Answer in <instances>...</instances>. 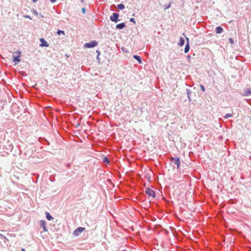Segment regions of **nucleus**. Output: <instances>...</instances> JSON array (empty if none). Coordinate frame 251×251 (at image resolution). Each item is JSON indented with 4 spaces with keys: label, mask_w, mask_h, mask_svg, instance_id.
I'll list each match as a JSON object with an SVG mask.
<instances>
[{
    "label": "nucleus",
    "mask_w": 251,
    "mask_h": 251,
    "mask_svg": "<svg viewBox=\"0 0 251 251\" xmlns=\"http://www.w3.org/2000/svg\"><path fill=\"white\" fill-rule=\"evenodd\" d=\"M233 116L232 114H226L224 116V118L226 119L230 117H232Z\"/></svg>",
    "instance_id": "nucleus-17"
},
{
    "label": "nucleus",
    "mask_w": 251,
    "mask_h": 251,
    "mask_svg": "<svg viewBox=\"0 0 251 251\" xmlns=\"http://www.w3.org/2000/svg\"><path fill=\"white\" fill-rule=\"evenodd\" d=\"M97 53H99L98 55L100 53V52L98 51V50L97 51Z\"/></svg>",
    "instance_id": "nucleus-30"
},
{
    "label": "nucleus",
    "mask_w": 251,
    "mask_h": 251,
    "mask_svg": "<svg viewBox=\"0 0 251 251\" xmlns=\"http://www.w3.org/2000/svg\"><path fill=\"white\" fill-rule=\"evenodd\" d=\"M130 22L135 24V19L134 18H131L130 19Z\"/></svg>",
    "instance_id": "nucleus-22"
},
{
    "label": "nucleus",
    "mask_w": 251,
    "mask_h": 251,
    "mask_svg": "<svg viewBox=\"0 0 251 251\" xmlns=\"http://www.w3.org/2000/svg\"><path fill=\"white\" fill-rule=\"evenodd\" d=\"M22 251H25V250L24 249H22Z\"/></svg>",
    "instance_id": "nucleus-32"
},
{
    "label": "nucleus",
    "mask_w": 251,
    "mask_h": 251,
    "mask_svg": "<svg viewBox=\"0 0 251 251\" xmlns=\"http://www.w3.org/2000/svg\"><path fill=\"white\" fill-rule=\"evenodd\" d=\"M85 230V228L82 227L77 228L73 232L74 235L78 236L82 231Z\"/></svg>",
    "instance_id": "nucleus-3"
},
{
    "label": "nucleus",
    "mask_w": 251,
    "mask_h": 251,
    "mask_svg": "<svg viewBox=\"0 0 251 251\" xmlns=\"http://www.w3.org/2000/svg\"><path fill=\"white\" fill-rule=\"evenodd\" d=\"M103 162L109 163V161H108V158L107 157H104L103 158Z\"/></svg>",
    "instance_id": "nucleus-21"
},
{
    "label": "nucleus",
    "mask_w": 251,
    "mask_h": 251,
    "mask_svg": "<svg viewBox=\"0 0 251 251\" xmlns=\"http://www.w3.org/2000/svg\"><path fill=\"white\" fill-rule=\"evenodd\" d=\"M40 225L41 227H42L44 231H47V229L46 227V222L44 220H41L40 221Z\"/></svg>",
    "instance_id": "nucleus-7"
},
{
    "label": "nucleus",
    "mask_w": 251,
    "mask_h": 251,
    "mask_svg": "<svg viewBox=\"0 0 251 251\" xmlns=\"http://www.w3.org/2000/svg\"><path fill=\"white\" fill-rule=\"evenodd\" d=\"M50 1L52 3H54V2H55L56 1V0H50Z\"/></svg>",
    "instance_id": "nucleus-27"
},
{
    "label": "nucleus",
    "mask_w": 251,
    "mask_h": 251,
    "mask_svg": "<svg viewBox=\"0 0 251 251\" xmlns=\"http://www.w3.org/2000/svg\"><path fill=\"white\" fill-rule=\"evenodd\" d=\"M191 92L190 90L187 89V94L188 96V98L190 99L189 95L191 94Z\"/></svg>",
    "instance_id": "nucleus-19"
},
{
    "label": "nucleus",
    "mask_w": 251,
    "mask_h": 251,
    "mask_svg": "<svg viewBox=\"0 0 251 251\" xmlns=\"http://www.w3.org/2000/svg\"><path fill=\"white\" fill-rule=\"evenodd\" d=\"M171 161L174 164L177 166V168H178L180 166V159L179 157L171 158Z\"/></svg>",
    "instance_id": "nucleus-4"
},
{
    "label": "nucleus",
    "mask_w": 251,
    "mask_h": 251,
    "mask_svg": "<svg viewBox=\"0 0 251 251\" xmlns=\"http://www.w3.org/2000/svg\"><path fill=\"white\" fill-rule=\"evenodd\" d=\"M145 193L149 196V197H151L152 198H155L156 196L155 192L150 188H146Z\"/></svg>",
    "instance_id": "nucleus-2"
},
{
    "label": "nucleus",
    "mask_w": 251,
    "mask_h": 251,
    "mask_svg": "<svg viewBox=\"0 0 251 251\" xmlns=\"http://www.w3.org/2000/svg\"><path fill=\"white\" fill-rule=\"evenodd\" d=\"M46 218L49 221H50L53 219L52 217L48 212L46 213Z\"/></svg>",
    "instance_id": "nucleus-15"
},
{
    "label": "nucleus",
    "mask_w": 251,
    "mask_h": 251,
    "mask_svg": "<svg viewBox=\"0 0 251 251\" xmlns=\"http://www.w3.org/2000/svg\"><path fill=\"white\" fill-rule=\"evenodd\" d=\"M81 0L82 2H83V0Z\"/></svg>",
    "instance_id": "nucleus-33"
},
{
    "label": "nucleus",
    "mask_w": 251,
    "mask_h": 251,
    "mask_svg": "<svg viewBox=\"0 0 251 251\" xmlns=\"http://www.w3.org/2000/svg\"><path fill=\"white\" fill-rule=\"evenodd\" d=\"M40 42L42 43L40 44V46L45 47L49 46V44L43 38L40 39Z\"/></svg>",
    "instance_id": "nucleus-8"
},
{
    "label": "nucleus",
    "mask_w": 251,
    "mask_h": 251,
    "mask_svg": "<svg viewBox=\"0 0 251 251\" xmlns=\"http://www.w3.org/2000/svg\"><path fill=\"white\" fill-rule=\"evenodd\" d=\"M251 94V89L247 88V89L244 90V93H243V95L244 96H248Z\"/></svg>",
    "instance_id": "nucleus-9"
},
{
    "label": "nucleus",
    "mask_w": 251,
    "mask_h": 251,
    "mask_svg": "<svg viewBox=\"0 0 251 251\" xmlns=\"http://www.w3.org/2000/svg\"><path fill=\"white\" fill-rule=\"evenodd\" d=\"M186 39L187 40V43L185 46V49H184V52L185 53H187L189 50V49H190V46H189V39L186 37Z\"/></svg>",
    "instance_id": "nucleus-10"
},
{
    "label": "nucleus",
    "mask_w": 251,
    "mask_h": 251,
    "mask_svg": "<svg viewBox=\"0 0 251 251\" xmlns=\"http://www.w3.org/2000/svg\"><path fill=\"white\" fill-rule=\"evenodd\" d=\"M125 26L126 25L124 23H121L117 25L116 28L118 29H123Z\"/></svg>",
    "instance_id": "nucleus-14"
},
{
    "label": "nucleus",
    "mask_w": 251,
    "mask_h": 251,
    "mask_svg": "<svg viewBox=\"0 0 251 251\" xmlns=\"http://www.w3.org/2000/svg\"><path fill=\"white\" fill-rule=\"evenodd\" d=\"M170 6H171V4H169L166 7V8L165 9H168L170 7Z\"/></svg>",
    "instance_id": "nucleus-25"
},
{
    "label": "nucleus",
    "mask_w": 251,
    "mask_h": 251,
    "mask_svg": "<svg viewBox=\"0 0 251 251\" xmlns=\"http://www.w3.org/2000/svg\"><path fill=\"white\" fill-rule=\"evenodd\" d=\"M15 53H17V56H13V61L15 62V65H17L18 63L20 62V52L19 51L15 52Z\"/></svg>",
    "instance_id": "nucleus-6"
},
{
    "label": "nucleus",
    "mask_w": 251,
    "mask_h": 251,
    "mask_svg": "<svg viewBox=\"0 0 251 251\" xmlns=\"http://www.w3.org/2000/svg\"><path fill=\"white\" fill-rule=\"evenodd\" d=\"M25 18H28V19H31V18L29 16H28V15H25L24 16Z\"/></svg>",
    "instance_id": "nucleus-26"
},
{
    "label": "nucleus",
    "mask_w": 251,
    "mask_h": 251,
    "mask_svg": "<svg viewBox=\"0 0 251 251\" xmlns=\"http://www.w3.org/2000/svg\"><path fill=\"white\" fill-rule=\"evenodd\" d=\"M229 42L231 43V44H233V40L232 39V38H229Z\"/></svg>",
    "instance_id": "nucleus-23"
},
{
    "label": "nucleus",
    "mask_w": 251,
    "mask_h": 251,
    "mask_svg": "<svg viewBox=\"0 0 251 251\" xmlns=\"http://www.w3.org/2000/svg\"><path fill=\"white\" fill-rule=\"evenodd\" d=\"M97 45H98L97 42L93 40L89 43H85L84 45V46L85 48H93V47L96 46Z\"/></svg>",
    "instance_id": "nucleus-1"
},
{
    "label": "nucleus",
    "mask_w": 251,
    "mask_h": 251,
    "mask_svg": "<svg viewBox=\"0 0 251 251\" xmlns=\"http://www.w3.org/2000/svg\"><path fill=\"white\" fill-rule=\"evenodd\" d=\"M200 87H201V90L203 92H204V91H205L204 87L201 84V85H200Z\"/></svg>",
    "instance_id": "nucleus-20"
},
{
    "label": "nucleus",
    "mask_w": 251,
    "mask_h": 251,
    "mask_svg": "<svg viewBox=\"0 0 251 251\" xmlns=\"http://www.w3.org/2000/svg\"><path fill=\"white\" fill-rule=\"evenodd\" d=\"M119 14L117 13H113L112 15L110 17V20L112 22L117 23L118 21Z\"/></svg>",
    "instance_id": "nucleus-5"
},
{
    "label": "nucleus",
    "mask_w": 251,
    "mask_h": 251,
    "mask_svg": "<svg viewBox=\"0 0 251 251\" xmlns=\"http://www.w3.org/2000/svg\"><path fill=\"white\" fill-rule=\"evenodd\" d=\"M57 33L58 35H60V34H63V35H65V32L64 31L62 30H58L57 32Z\"/></svg>",
    "instance_id": "nucleus-18"
},
{
    "label": "nucleus",
    "mask_w": 251,
    "mask_h": 251,
    "mask_svg": "<svg viewBox=\"0 0 251 251\" xmlns=\"http://www.w3.org/2000/svg\"><path fill=\"white\" fill-rule=\"evenodd\" d=\"M117 7L120 10H123L125 8V5L121 3L118 5Z\"/></svg>",
    "instance_id": "nucleus-16"
},
{
    "label": "nucleus",
    "mask_w": 251,
    "mask_h": 251,
    "mask_svg": "<svg viewBox=\"0 0 251 251\" xmlns=\"http://www.w3.org/2000/svg\"><path fill=\"white\" fill-rule=\"evenodd\" d=\"M37 0H33V2H36Z\"/></svg>",
    "instance_id": "nucleus-29"
},
{
    "label": "nucleus",
    "mask_w": 251,
    "mask_h": 251,
    "mask_svg": "<svg viewBox=\"0 0 251 251\" xmlns=\"http://www.w3.org/2000/svg\"><path fill=\"white\" fill-rule=\"evenodd\" d=\"M81 10L83 14H84L85 13V9L84 8H82Z\"/></svg>",
    "instance_id": "nucleus-24"
},
{
    "label": "nucleus",
    "mask_w": 251,
    "mask_h": 251,
    "mask_svg": "<svg viewBox=\"0 0 251 251\" xmlns=\"http://www.w3.org/2000/svg\"><path fill=\"white\" fill-rule=\"evenodd\" d=\"M216 33L220 34L223 31V29L221 26H217L215 29Z\"/></svg>",
    "instance_id": "nucleus-11"
},
{
    "label": "nucleus",
    "mask_w": 251,
    "mask_h": 251,
    "mask_svg": "<svg viewBox=\"0 0 251 251\" xmlns=\"http://www.w3.org/2000/svg\"><path fill=\"white\" fill-rule=\"evenodd\" d=\"M133 58L134 59H135L136 60H137L139 64H142V61L141 60V57L139 56L136 55H134L133 56Z\"/></svg>",
    "instance_id": "nucleus-12"
},
{
    "label": "nucleus",
    "mask_w": 251,
    "mask_h": 251,
    "mask_svg": "<svg viewBox=\"0 0 251 251\" xmlns=\"http://www.w3.org/2000/svg\"><path fill=\"white\" fill-rule=\"evenodd\" d=\"M184 40L182 37H181L179 39V43H178V45L180 47H182L184 45Z\"/></svg>",
    "instance_id": "nucleus-13"
},
{
    "label": "nucleus",
    "mask_w": 251,
    "mask_h": 251,
    "mask_svg": "<svg viewBox=\"0 0 251 251\" xmlns=\"http://www.w3.org/2000/svg\"><path fill=\"white\" fill-rule=\"evenodd\" d=\"M34 14H35V15H37V14H38L37 12L36 11H35H35H34Z\"/></svg>",
    "instance_id": "nucleus-28"
},
{
    "label": "nucleus",
    "mask_w": 251,
    "mask_h": 251,
    "mask_svg": "<svg viewBox=\"0 0 251 251\" xmlns=\"http://www.w3.org/2000/svg\"><path fill=\"white\" fill-rule=\"evenodd\" d=\"M97 53H99L98 55L100 53V52L98 51V50L97 51Z\"/></svg>",
    "instance_id": "nucleus-31"
}]
</instances>
